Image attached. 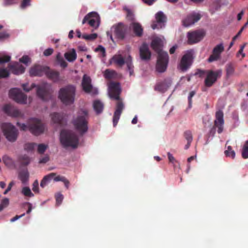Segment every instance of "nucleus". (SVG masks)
<instances>
[{
  "label": "nucleus",
  "instance_id": "nucleus-5",
  "mask_svg": "<svg viewBox=\"0 0 248 248\" xmlns=\"http://www.w3.org/2000/svg\"><path fill=\"white\" fill-rule=\"evenodd\" d=\"M60 141L63 147H71L77 148L79 143L78 136L73 132L62 130L61 132Z\"/></svg>",
  "mask_w": 248,
  "mask_h": 248
},
{
  "label": "nucleus",
  "instance_id": "nucleus-42",
  "mask_svg": "<svg viewBox=\"0 0 248 248\" xmlns=\"http://www.w3.org/2000/svg\"><path fill=\"white\" fill-rule=\"evenodd\" d=\"M242 156L245 159L248 158V140L246 142L244 145L242 152Z\"/></svg>",
  "mask_w": 248,
  "mask_h": 248
},
{
  "label": "nucleus",
  "instance_id": "nucleus-47",
  "mask_svg": "<svg viewBox=\"0 0 248 248\" xmlns=\"http://www.w3.org/2000/svg\"><path fill=\"white\" fill-rule=\"evenodd\" d=\"M47 146L44 144H39L38 145L37 152L40 154H43L46 151Z\"/></svg>",
  "mask_w": 248,
  "mask_h": 248
},
{
  "label": "nucleus",
  "instance_id": "nucleus-43",
  "mask_svg": "<svg viewBox=\"0 0 248 248\" xmlns=\"http://www.w3.org/2000/svg\"><path fill=\"white\" fill-rule=\"evenodd\" d=\"M97 37L96 33H92L90 34H83L82 35V38L87 40H94Z\"/></svg>",
  "mask_w": 248,
  "mask_h": 248
},
{
  "label": "nucleus",
  "instance_id": "nucleus-46",
  "mask_svg": "<svg viewBox=\"0 0 248 248\" xmlns=\"http://www.w3.org/2000/svg\"><path fill=\"white\" fill-rule=\"evenodd\" d=\"M9 72L6 69L0 68V78H5L9 77Z\"/></svg>",
  "mask_w": 248,
  "mask_h": 248
},
{
  "label": "nucleus",
  "instance_id": "nucleus-49",
  "mask_svg": "<svg viewBox=\"0 0 248 248\" xmlns=\"http://www.w3.org/2000/svg\"><path fill=\"white\" fill-rule=\"evenodd\" d=\"M11 60V57L8 55H4L0 57V65L4 63L9 62Z\"/></svg>",
  "mask_w": 248,
  "mask_h": 248
},
{
  "label": "nucleus",
  "instance_id": "nucleus-15",
  "mask_svg": "<svg viewBox=\"0 0 248 248\" xmlns=\"http://www.w3.org/2000/svg\"><path fill=\"white\" fill-rule=\"evenodd\" d=\"M114 35L119 39L123 40L127 33L128 28L126 25L120 22L113 26Z\"/></svg>",
  "mask_w": 248,
  "mask_h": 248
},
{
  "label": "nucleus",
  "instance_id": "nucleus-34",
  "mask_svg": "<svg viewBox=\"0 0 248 248\" xmlns=\"http://www.w3.org/2000/svg\"><path fill=\"white\" fill-rule=\"evenodd\" d=\"M19 162L22 166H26L31 162V158L27 155H21L19 158Z\"/></svg>",
  "mask_w": 248,
  "mask_h": 248
},
{
  "label": "nucleus",
  "instance_id": "nucleus-8",
  "mask_svg": "<svg viewBox=\"0 0 248 248\" xmlns=\"http://www.w3.org/2000/svg\"><path fill=\"white\" fill-rule=\"evenodd\" d=\"M29 128L30 132L36 136L43 133L45 130L44 124L41 120L36 118H32L30 120Z\"/></svg>",
  "mask_w": 248,
  "mask_h": 248
},
{
  "label": "nucleus",
  "instance_id": "nucleus-21",
  "mask_svg": "<svg viewBox=\"0 0 248 248\" xmlns=\"http://www.w3.org/2000/svg\"><path fill=\"white\" fill-rule=\"evenodd\" d=\"M140 57L142 60H149L151 58V53L149 49L148 46L143 43L140 48Z\"/></svg>",
  "mask_w": 248,
  "mask_h": 248
},
{
  "label": "nucleus",
  "instance_id": "nucleus-13",
  "mask_svg": "<svg viewBox=\"0 0 248 248\" xmlns=\"http://www.w3.org/2000/svg\"><path fill=\"white\" fill-rule=\"evenodd\" d=\"M205 35V32L203 30H198L188 32L187 35V43L190 45L197 43L202 40Z\"/></svg>",
  "mask_w": 248,
  "mask_h": 248
},
{
  "label": "nucleus",
  "instance_id": "nucleus-62",
  "mask_svg": "<svg viewBox=\"0 0 248 248\" xmlns=\"http://www.w3.org/2000/svg\"><path fill=\"white\" fill-rule=\"evenodd\" d=\"M49 160V157L48 156H45L42 158H41L39 161V163H46L48 162Z\"/></svg>",
  "mask_w": 248,
  "mask_h": 248
},
{
  "label": "nucleus",
  "instance_id": "nucleus-9",
  "mask_svg": "<svg viewBox=\"0 0 248 248\" xmlns=\"http://www.w3.org/2000/svg\"><path fill=\"white\" fill-rule=\"evenodd\" d=\"M222 75V70L218 69L216 71L212 70H207L206 78L204 80V84L206 87H211Z\"/></svg>",
  "mask_w": 248,
  "mask_h": 248
},
{
  "label": "nucleus",
  "instance_id": "nucleus-58",
  "mask_svg": "<svg viewBox=\"0 0 248 248\" xmlns=\"http://www.w3.org/2000/svg\"><path fill=\"white\" fill-rule=\"evenodd\" d=\"M196 93L195 91H192L190 92L189 95L188 96V103L189 105H191L192 103V98L193 96Z\"/></svg>",
  "mask_w": 248,
  "mask_h": 248
},
{
  "label": "nucleus",
  "instance_id": "nucleus-32",
  "mask_svg": "<svg viewBox=\"0 0 248 248\" xmlns=\"http://www.w3.org/2000/svg\"><path fill=\"white\" fill-rule=\"evenodd\" d=\"M18 177L23 184H25L29 180V173L27 170L19 172Z\"/></svg>",
  "mask_w": 248,
  "mask_h": 248
},
{
  "label": "nucleus",
  "instance_id": "nucleus-60",
  "mask_svg": "<svg viewBox=\"0 0 248 248\" xmlns=\"http://www.w3.org/2000/svg\"><path fill=\"white\" fill-rule=\"evenodd\" d=\"M54 180L55 182L62 181L63 182L65 177L63 176L58 175L56 177H54Z\"/></svg>",
  "mask_w": 248,
  "mask_h": 248
},
{
  "label": "nucleus",
  "instance_id": "nucleus-53",
  "mask_svg": "<svg viewBox=\"0 0 248 248\" xmlns=\"http://www.w3.org/2000/svg\"><path fill=\"white\" fill-rule=\"evenodd\" d=\"M30 58L27 55L23 56L19 59V61L21 62H22L26 64H27L28 63V62H30Z\"/></svg>",
  "mask_w": 248,
  "mask_h": 248
},
{
  "label": "nucleus",
  "instance_id": "nucleus-22",
  "mask_svg": "<svg viewBox=\"0 0 248 248\" xmlns=\"http://www.w3.org/2000/svg\"><path fill=\"white\" fill-rule=\"evenodd\" d=\"M91 81V78L87 75H84L83 76L81 85L83 90L87 93H90L93 89Z\"/></svg>",
  "mask_w": 248,
  "mask_h": 248
},
{
  "label": "nucleus",
  "instance_id": "nucleus-41",
  "mask_svg": "<svg viewBox=\"0 0 248 248\" xmlns=\"http://www.w3.org/2000/svg\"><path fill=\"white\" fill-rule=\"evenodd\" d=\"M22 193L25 196L32 197L34 196L29 187L25 186L22 188Z\"/></svg>",
  "mask_w": 248,
  "mask_h": 248
},
{
  "label": "nucleus",
  "instance_id": "nucleus-18",
  "mask_svg": "<svg viewBox=\"0 0 248 248\" xmlns=\"http://www.w3.org/2000/svg\"><path fill=\"white\" fill-rule=\"evenodd\" d=\"M48 66L40 65H35L30 69V75L31 77H42L45 74Z\"/></svg>",
  "mask_w": 248,
  "mask_h": 248
},
{
  "label": "nucleus",
  "instance_id": "nucleus-6",
  "mask_svg": "<svg viewBox=\"0 0 248 248\" xmlns=\"http://www.w3.org/2000/svg\"><path fill=\"white\" fill-rule=\"evenodd\" d=\"M194 51L193 49L187 50L182 57L178 64L177 69L182 72H186L192 65L194 58Z\"/></svg>",
  "mask_w": 248,
  "mask_h": 248
},
{
  "label": "nucleus",
  "instance_id": "nucleus-12",
  "mask_svg": "<svg viewBox=\"0 0 248 248\" xmlns=\"http://www.w3.org/2000/svg\"><path fill=\"white\" fill-rule=\"evenodd\" d=\"M88 22L90 26L97 28L99 26L100 17L97 13L95 12H92L88 13L85 16L83 20L82 24H85Z\"/></svg>",
  "mask_w": 248,
  "mask_h": 248
},
{
  "label": "nucleus",
  "instance_id": "nucleus-63",
  "mask_svg": "<svg viewBox=\"0 0 248 248\" xmlns=\"http://www.w3.org/2000/svg\"><path fill=\"white\" fill-rule=\"evenodd\" d=\"M217 126H215V124H214L213 127L210 129L209 134L211 136H214L216 132V128Z\"/></svg>",
  "mask_w": 248,
  "mask_h": 248
},
{
  "label": "nucleus",
  "instance_id": "nucleus-31",
  "mask_svg": "<svg viewBox=\"0 0 248 248\" xmlns=\"http://www.w3.org/2000/svg\"><path fill=\"white\" fill-rule=\"evenodd\" d=\"M93 109L96 112V114H100L103 111L104 108V105L99 100L94 101L93 102Z\"/></svg>",
  "mask_w": 248,
  "mask_h": 248
},
{
  "label": "nucleus",
  "instance_id": "nucleus-33",
  "mask_svg": "<svg viewBox=\"0 0 248 248\" xmlns=\"http://www.w3.org/2000/svg\"><path fill=\"white\" fill-rule=\"evenodd\" d=\"M125 63L126 64L127 69L129 72L130 76L133 75L134 66L132 63V57L130 55L126 59Z\"/></svg>",
  "mask_w": 248,
  "mask_h": 248
},
{
  "label": "nucleus",
  "instance_id": "nucleus-54",
  "mask_svg": "<svg viewBox=\"0 0 248 248\" xmlns=\"http://www.w3.org/2000/svg\"><path fill=\"white\" fill-rule=\"evenodd\" d=\"M31 0H23L20 5V7L22 9H25L27 6L30 5Z\"/></svg>",
  "mask_w": 248,
  "mask_h": 248
},
{
  "label": "nucleus",
  "instance_id": "nucleus-28",
  "mask_svg": "<svg viewBox=\"0 0 248 248\" xmlns=\"http://www.w3.org/2000/svg\"><path fill=\"white\" fill-rule=\"evenodd\" d=\"M55 176L56 173L53 172L50 173L48 175L45 176L40 183V186L42 188H44L50 182L51 180Z\"/></svg>",
  "mask_w": 248,
  "mask_h": 248
},
{
  "label": "nucleus",
  "instance_id": "nucleus-56",
  "mask_svg": "<svg viewBox=\"0 0 248 248\" xmlns=\"http://www.w3.org/2000/svg\"><path fill=\"white\" fill-rule=\"evenodd\" d=\"M168 157L169 160V161L173 164L174 162H177V161L175 160V158L173 157L172 154H171L170 152L167 153Z\"/></svg>",
  "mask_w": 248,
  "mask_h": 248
},
{
  "label": "nucleus",
  "instance_id": "nucleus-52",
  "mask_svg": "<svg viewBox=\"0 0 248 248\" xmlns=\"http://www.w3.org/2000/svg\"><path fill=\"white\" fill-rule=\"evenodd\" d=\"M207 70H203L201 69H198L197 72L195 73V75H198L199 77L202 78L204 76L207 74Z\"/></svg>",
  "mask_w": 248,
  "mask_h": 248
},
{
  "label": "nucleus",
  "instance_id": "nucleus-11",
  "mask_svg": "<svg viewBox=\"0 0 248 248\" xmlns=\"http://www.w3.org/2000/svg\"><path fill=\"white\" fill-rule=\"evenodd\" d=\"M9 96L18 103L25 104L27 103V96L23 93L20 89L13 88L9 91Z\"/></svg>",
  "mask_w": 248,
  "mask_h": 248
},
{
  "label": "nucleus",
  "instance_id": "nucleus-45",
  "mask_svg": "<svg viewBox=\"0 0 248 248\" xmlns=\"http://www.w3.org/2000/svg\"><path fill=\"white\" fill-rule=\"evenodd\" d=\"M95 51L100 52V56L104 57L106 56V50L105 48L101 45L98 46L95 49Z\"/></svg>",
  "mask_w": 248,
  "mask_h": 248
},
{
  "label": "nucleus",
  "instance_id": "nucleus-2",
  "mask_svg": "<svg viewBox=\"0 0 248 248\" xmlns=\"http://www.w3.org/2000/svg\"><path fill=\"white\" fill-rule=\"evenodd\" d=\"M151 46L158 54L156 70L158 72L163 73L167 68L169 59L168 53L162 50L163 41L160 38L155 37L152 40Z\"/></svg>",
  "mask_w": 248,
  "mask_h": 248
},
{
  "label": "nucleus",
  "instance_id": "nucleus-17",
  "mask_svg": "<svg viewBox=\"0 0 248 248\" xmlns=\"http://www.w3.org/2000/svg\"><path fill=\"white\" fill-rule=\"evenodd\" d=\"M201 17L200 14L193 12L187 15L186 18L183 20V25L185 27H188L198 21Z\"/></svg>",
  "mask_w": 248,
  "mask_h": 248
},
{
  "label": "nucleus",
  "instance_id": "nucleus-40",
  "mask_svg": "<svg viewBox=\"0 0 248 248\" xmlns=\"http://www.w3.org/2000/svg\"><path fill=\"white\" fill-rule=\"evenodd\" d=\"M224 154L226 156L231 157L232 158H234L235 157V152L232 150V147L231 146H228L227 147V149L225 151Z\"/></svg>",
  "mask_w": 248,
  "mask_h": 248
},
{
  "label": "nucleus",
  "instance_id": "nucleus-64",
  "mask_svg": "<svg viewBox=\"0 0 248 248\" xmlns=\"http://www.w3.org/2000/svg\"><path fill=\"white\" fill-rule=\"evenodd\" d=\"M16 124L18 126H19L20 127V128L21 130H26L27 128V125L25 124H21L19 122H17L16 123Z\"/></svg>",
  "mask_w": 248,
  "mask_h": 248
},
{
  "label": "nucleus",
  "instance_id": "nucleus-51",
  "mask_svg": "<svg viewBox=\"0 0 248 248\" xmlns=\"http://www.w3.org/2000/svg\"><path fill=\"white\" fill-rule=\"evenodd\" d=\"M55 198H56L57 204L58 205H59L62 203V201L63 199V196L62 194L57 193L55 195Z\"/></svg>",
  "mask_w": 248,
  "mask_h": 248
},
{
  "label": "nucleus",
  "instance_id": "nucleus-35",
  "mask_svg": "<svg viewBox=\"0 0 248 248\" xmlns=\"http://www.w3.org/2000/svg\"><path fill=\"white\" fill-rule=\"evenodd\" d=\"M169 86L165 81L158 83L155 87V90L160 92H164L168 88Z\"/></svg>",
  "mask_w": 248,
  "mask_h": 248
},
{
  "label": "nucleus",
  "instance_id": "nucleus-44",
  "mask_svg": "<svg viewBox=\"0 0 248 248\" xmlns=\"http://www.w3.org/2000/svg\"><path fill=\"white\" fill-rule=\"evenodd\" d=\"M9 204V200L8 198L3 199L0 204V212H1L3 209L6 207H7Z\"/></svg>",
  "mask_w": 248,
  "mask_h": 248
},
{
  "label": "nucleus",
  "instance_id": "nucleus-36",
  "mask_svg": "<svg viewBox=\"0 0 248 248\" xmlns=\"http://www.w3.org/2000/svg\"><path fill=\"white\" fill-rule=\"evenodd\" d=\"M123 10L125 11L126 13V18L128 20L133 21L135 20L134 12L131 9L124 6L123 8Z\"/></svg>",
  "mask_w": 248,
  "mask_h": 248
},
{
  "label": "nucleus",
  "instance_id": "nucleus-30",
  "mask_svg": "<svg viewBox=\"0 0 248 248\" xmlns=\"http://www.w3.org/2000/svg\"><path fill=\"white\" fill-rule=\"evenodd\" d=\"M111 60L120 67L123 66L125 63V61L121 55H115L113 56Z\"/></svg>",
  "mask_w": 248,
  "mask_h": 248
},
{
  "label": "nucleus",
  "instance_id": "nucleus-23",
  "mask_svg": "<svg viewBox=\"0 0 248 248\" xmlns=\"http://www.w3.org/2000/svg\"><path fill=\"white\" fill-rule=\"evenodd\" d=\"M3 109L4 112L9 116L17 117L21 115L20 111L10 105H5Z\"/></svg>",
  "mask_w": 248,
  "mask_h": 248
},
{
  "label": "nucleus",
  "instance_id": "nucleus-4",
  "mask_svg": "<svg viewBox=\"0 0 248 248\" xmlns=\"http://www.w3.org/2000/svg\"><path fill=\"white\" fill-rule=\"evenodd\" d=\"M76 91V88L74 86L68 85L60 89L58 98L63 104L70 105L74 103Z\"/></svg>",
  "mask_w": 248,
  "mask_h": 248
},
{
  "label": "nucleus",
  "instance_id": "nucleus-57",
  "mask_svg": "<svg viewBox=\"0 0 248 248\" xmlns=\"http://www.w3.org/2000/svg\"><path fill=\"white\" fill-rule=\"evenodd\" d=\"M53 52V49L51 48H47L44 51V55L46 56L51 55Z\"/></svg>",
  "mask_w": 248,
  "mask_h": 248
},
{
  "label": "nucleus",
  "instance_id": "nucleus-61",
  "mask_svg": "<svg viewBox=\"0 0 248 248\" xmlns=\"http://www.w3.org/2000/svg\"><path fill=\"white\" fill-rule=\"evenodd\" d=\"M2 160L5 164L7 165L11 161V158L5 155L2 157Z\"/></svg>",
  "mask_w": 248,
  "mask_h": 248
},
{
  "label": "nucleus",
  "instance_id": "nucleus-37",
  "mask_svg": "<svg viewBox=\"0 0 248 248\" xmlns=\"http://www.w3.org/2000/svg\"><path fill=\"white\" fill-rule=\"evenodd\" d=\"M37 144L34 142H28L24 144V149L28 152H31L34 151Z\"/></svg>",
  "mask_w": 248,
  "mask_h": 248
},
{
  "label": "nucleus",
  "instance_id": "nucleus-26",
  "mask_svg": "<svg viewBox=\"0 0 248 248\" xmlns=\"http://www.w3.org/2000/svg\"><path fill=\"white\" fill-rule=\"evenodd\" d=\"M133 31L136 36L141 37L143 34V28L138 22H133L130 24Z\"/></svg>",
  "mask_w": 248,
  "mask_h": 248
},
{
  "label": "nucleus",
  "instance_id": "nucleus-19",
  "mask_svg": "<svg viewBox=\"0 0 248 248\" xmlns=\"http://www.w3.org/2000/svg\"><path fill=\"white\" fill-rule=\"evenodd\" d=\"M223 112L222 110H219L216 113V120L214 121L215 126H217V133L220 134L223 130Z\"/></svg>",
  "mask_w": 248,
  "mask_h": 248
},
{
  "label": "nucleus",
  "instance_id": "nucleus-10",
  "mask_svg": "<svg viewBox=\"0 0 248 248\" xmlns=\"http://www.w3.org/2000/svg\"><path fill=\"white\" fill-rule=\"evenodd\" d=\"M52 90L50 85L45 84L37 89V95L42 100L47 101L52 97Z\"/></svg>",
  "mask_w": 248,
  "mask_h": 248
},
{
  "label": "nucleus",
  "instance_id": "nucleus-20",
  "mask_svg": "<svg viewBox=\"0 0 248 248\" xmlns=\"http://www.w3.org/2000/svg\"><path fill=\"white\" fill-rule=\"evenodd\" d=\"M50 117L54 123L59 124L61 126L65 125L67 123L66 119L63 114L54 112L50 114Z\"/></svg>",
  "mask_w": 248,
  "mask_h": 248
},
{
  "label": "nucleus",
  "instance_id": "nucleus-16",
  "mask_svg": "<svg viewBox=\"0 0 248 248\" xmlns=\"http://www.w3.org/2000/svg\"><path fill=\"white\" fill-rule=\"evenodd\" d=\"M224 47L223 44L220 43L217 45L213 49L212 54L208 59L209 62H212L219 60L221 58V54L224 51Z\"/></svg>",
  "mask_w": 248,
  "mask_h": 248
},
{
  "label": "nucleus",
  "instance_id": "nucleus-50",
  "mask_svg": "<svg viewBox=\"0 0 248 248\" xmlns=\"http://www.w3.org/2000/svg\"><path fill=\"white\" fill-rule=\"evenodd\" d=\"M22 86L24 91H25L26 92H29L31 89L34 88L36 86V85L35 83H32L30 87H28V84L27 83L22 84Z\"/></svg>",
  "mask_w": 248,
  "mask_h": 248
},
{
  "label": "nucleus",
  "instance_id": "nucleus-48",
  "mask_svg": "<svg viewBox=\"0 0 248 248\" xmlns=\"http://www.w3.org/2000/svg\"><path fill=\"white\" fill-rule=\"evenodd\" d=\"M114 72L110 71L109 69H107L105 71L104 77L107 79H111L113 78Z\"/></svg>",
  "mask_w": 248,
  "mask_h": 248
},
{
  "label": "nucleus",
  "instance_id": "nucleus-24",
  "mask_svg": "<svg viewBox=\"0 0 248 248\" xmlns=\"http://www.w3.org/2000/svg\"><path fill=\"white\" fill-rule=\"evenodd\" d=\"M8 67L11 72L16 75L22 74L24 73L25 68L18 62H15L13 64H9Z\"/></svg>",
  "mask_w": 248,
  "mask_h": 248
},
{
  "label": "nucleus",
  "instance_id": "nucleus-29",
  "mask_svg": "<svg viewBox=\"0 0 248 248\" xmlns=\"http://www.w3.org/2000/svg\"><path fill=\"white\" fill-rule=\"evenodd\" d=\"M184 137L185 139L187 140V144L185 146V149H188L191 144V143L193 140V137L192 132L190 130H186L184 133Z\"/></svg>",
  "mask_w": 248,
  "mask_h": 248
},
{
  "label": "nucleus",
  "instance_id": "nucleus-14",
  "mask_svg": "<svg viewBox=\"0 0 248 248\" xmlns=\"http://www.w3.org/2000/svg\"><path fill=\"white\" fill-rule=\"evenodd\" d=\"M155 21L151 25L153 29H159L165 26L167 21V16L161 11L158 12L155 15Z\"/></svg>",
  "mask_w": 248,
  "mask_h": 248
},
{
  "label": "nucleus",
  "instance_id": "nucleus-55",
  "mask_svg": "<svg viewBox=\"0 0 248 248\" xmlns=\"http://www.w3.org/2000/svg\"><path fill=\"white\" fill-rule=\"evenodd\" d=\"M32 190L35 193L39 192L38 183L37 180H35L32 184Z\"/></svg>",
  "mask_w": 248,
  "mask_h": 248
},
{
  "label": "nucleus",
  "instance_id": "nucleus-39",
  "mask_svg": "<svg viewBox=\"0 0 248 248\" xmlns=\"http://www.w3.org/2000/svg\"><path fill=\"white\" fill-rule=\"evenodd\" d=\"M226 67V76L227 78L232 76L234 72V68L232 64H228Z\"/></svg>",
  "mask_w": 248,
  "mask_h": 248
},
{
  "label": "nucleus",
  "instance_id": "nucleus-59",
  "mask_svg": "<svg viewBox=\"0 0 248 248\" xmlns=\"http://www.w3.org/2000/svg\"><path fill=\"white\" fill-rule=\"evenodd\" d=\"M14 185V182L13 181L11 182L9 184L7 189L3 192V194L4 195L7 194L8 193V192H9L11 190V188Z\"/></svg>",
  "mask_w": 248,
  "mask_h": 248
},
{
  "label": "nucleus",
  "instance_id": "nucleus-27",
  "mask_svg": "<svg viewBox=\"0 0 248 248\" xmlns=\"http://www.w3.org/2000/svg\"><path fill=\"white\" fill-rule=\"evenodd\" d=\"M64 56L69 62H73L76 60L77 55L76 50L74 49H72L71 51L65 52Z\"/></svg>",
  "mask_w": 248,
  "mask_h": 248
},
{
  "label": "nucleus",
  "instance_id": "nucleus-38",
  "mask_svg": "<svg viewBox=\"0 0 248 248\" xmlns=\"http://www.w3.org/2000/svg\"><path fill=\"white\" fill-rule=\"evenodd\" d=\"M56 61L59 63L62 67L65 68L67 66V63L64 60L60 53L57 54Z\"/></svg>",
  "mask_w": 248,
  "mask_h": 248
},
{
  "label": "nucleus",
  "instance_id": "nucleus-25",
  "mask_svg": "<svg viewBox=\"0 0 248 248\" xmlns=\"http://www.w3.org/2000/svg\"><path fill=\"white\" fill-rule=\"evenodd\" d=\"M45 75L48 79L54 82H57L60 80V73L56 71L50 70L49 67L46 70Z\"/></svg>",
  "mask_w": 248,
  "mask_h": 248
},
{
  "label": "nucleus",
  "instance_id": "nucleus-3",
  "mask_svg": "<svg viewBox=\"0 0 248 248\" xmlns=\"http://www.w3.org/2000/svg\"><path fill=\"white\" fill-rule=\"evenodd\" d=\"M88 111L85 109H80L72 122L75 129L80 135H83L88 130Z\"/></svg>",
  "mask_w": 248,
  "mask_h": 248
},
{
  "label": "nucleus",
  "instance_id": "nucleus-7",
  "mask_svg": "<svg viewBox=\"0 0 248 248\" xmlns=\"http://www.w3.org/2000/svg\"><path fill=\"white\" fill-rule=\"evenodd\" d=\"M4 136L11 142L16 141L18 136L17 129L11 123H4L1 127Z\"/></svg>",
  "mask_w": 248,
  "mask_h": 248
},
{
  "label": "nucleus",
  "instance_id": "nucleus-1",
  "mask_svg": "<svg viewBox=\"0 0 248 248\" xmlns=\"http://www.w3.org/2000/svg\"><path fill=\"white\" fill-rule=\"evenodd\" d=\"M121 93L120 85L118 82H111L109 85V96L112 99L117 100L115 110L113 116V125L115 127L124 108V104L120 98Z\"/></svg>",
  "mask_w": 248,
  "mask_h": 248
}]
</instances>
